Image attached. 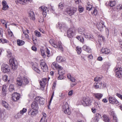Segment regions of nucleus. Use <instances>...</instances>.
Returning <instances> with one entry per match:
<instances>
[{"mask_svg":"<svg viewBox=\"0 0 122 122\" xmlns=\"http://www.w3.org/2000/svg\"><path fill=\"white\" fill-rule=\"evenodd\" d=\"M9 64L12 66V68L14 70H15L18 67V63L14 58L10 59L9 61Z\"/></svg>","mask_w":122,"mask_h":122,"instance_id":"1","label":"nucleus"},{"mask_svg":"<svg viewBox=\"0 0 122 122\" xmlns=\"http://www.w3.org/2000/svg\"><path fill=\"white\" fill-rule=\"evenodd\" d=\"M62 110L65 114L69 115L71 113V111L69 110V106L67 102H65L62 106Z\"/></svg>","mask_w":122,"mask_h":122,"instance_id":"2","label":"nucleus"},{"mask_svg":"<svg viewBox=\"0 0 122 122\" xmlns=\"http://www.w3.org/2000/svg\"><path fill=\"white\" fill-rule=\"evenodd\" d=\"M75 29L74 28H72L69 29L67 31V35L68 37L72 38L75 34Z\"/></svg>","mask_w":122,"mask_h":122,"instance_id":"3","label":"nucleus"},{"mask_svg":"<svg viewBox=\"0 0 122 122\" xmlns=\"http://www.w3.org/2000/svg\"><path fill=\"white\" fill-rule=\"evenodd\" d=\"M77 8L75 7H72L71 8H68L66 11L68 14L71 16L74 14L77 10Z\"/></svg>","mask_w":122,"mask_h":122,"instance_id":"4","label":"nucleus"},{"mask_svg":"<svg viewBox=\"0 0 122 122\" xmlns=\"http://www.w3.org/2000/svg\"><path fill=\"white\" fill-rule=\"evenodd\" d=\"M84 103L83 104L84 106H89L91 105L92 101L89 98H83Z\"/></svg>","mask_w":122,"mask_h":122,"instance_id":"5","label":"nucleus"},{"mask_svg":"<svg viewBox=\"0 0 122 122\" xmlns=\"http://www.w3.org/2000/svg\"><path fill=\"white\" fill-rule=\"evenodd\" d=\"M1 70L4 73H7L10 71V68L8 65L5 64H3L1 66Z\"/></svg>","mask_w":122,"mask_h":122,"instance_id":"6","label":"nucleus"},{"mask_svg":"<svg viewBox=\"0 0 122 122\" xmlns=\"http://www.w3.org/2000/svg\"><path fill=\"white\" fill-rule=\"evenodd\" d=\"M52 45L55 48H58L59 50H60L61 51L63 50V48L61 45V43L60 41H58V43L54 42Z\"/></svg>","mask_w":122,"mask_h":122,"instance_id":"7","label":"nucleus"},{"mask_svg":"<svg viewBox=\"0 0 122 122\" xmlns=\"http://www.w3.org/2000/svg\"><path fill=\"white\" fill-rule=\"evenodd\" d=\"M31 65L32 66V68L34 71L39 74L40 73L41 71L38 68V65L37 63H32Z\"/></svg>","mask_w":122,"mask_h":122,"instance_id":"8","label":"nucleus"},{"mask_svg":"<svg viewBox=\"0 0 122 122\" xmlns=\"http://www.w3.org/2000/svg\"><path fill=\"white\" fill-rule=\"evenodd\" d=\"M97 26L98 30L102 32L103 30L104 27H105L104 23L102 21L98 23L97 24Z\"/></svg>","mask_w":122,"mask_h":122,"instance_id":"9","label":"nucleus"},{"mask_svg":"<svg viewBox=\"0 0 122 122\" xmlns=\"http://www.w3.org/2000/svg\"><path fill=\"white\" fill-rule=\"evenodd\" d=\"M28 112V114L30 115L32 117L37 114L38 111L37 110H34L30 108L29 109Z\"/></svg>","mask_w":122,"mask_h":122,"instance_id":"10","label":"nucleus"},{"mask_svg":"<svg viewBox=\"0 0 122 122\" xmlns=\"http://www.w3.org/2000/svg\"><path fill=\"white\" fill-rule=\"evenodd\" d=\"M109 103L112 104H117L118 103V101L114 97L110 96L108 98Z\"/></svg>","mask_w":122,"mask_h":122,"instance_id":"11","label":"nucleus"},{"mask_svg":"<svg viewBox=\"0 0 122 122\" xmlns=\"http://www.w3.org/2000/svg\"><path fill=\"white\" fill-rule=\"evenodd\" d=\"M40 66L43 71L46 72L48 71V67L45 62H41L40 63Z\"/></svg>","mask_w":122,"mask_h":122,"instance_id":"12","label":"nucleus"},{"mask_svg":"<svg viewBox=\"0 0 122 122\" xmlns=\"http://www.w3.org/2000/svg\"><path fill=\"white\" fill-rule=\"evenodd\" d=\"M40 10L42 12V14L44 16H46L47 14L46 11H48L47 8L44 6H42L39 8Z\"/></svg>","mask_w":122,"mask_h":122,"instance_id":"13","label":"nucleus"},{"mask_svg":"<svg viewBox=\"0 0 122 122\" xmlns=\"http://www.w3.org/2000/svg\"><path fill=\"white\" fill-rule=\"evenodd\" d=\"M17 84L20 86H24L23 80L22 77L19 76L17 79Z\"/></svg>","mask_w":122,"mask_h":122,"instance_id":"14","label":"nucleus"},{"mask_svg":"<svg viewBox=\"0 0 122 122\" xmlns=\"http://www.w3.org/2000/svg\"><path fill=\"white\" fill-rule=\"evenodd\" d=\"M31 107L32 109L34 110H37L38 108V103L36 101H34L31 103Z\"/></svg>","mask_w":122,"mask_h":122,"instance_id":"15","label":"nucleus"},{"mask_svg":"<svg viewBox=\"0 0 122 122\" xmlns=\"http://www.w3.org/2000/svg\"><path fill=\"white\" fill-rule=\"evenodd\" d=\"M20 98V95L17 93H14L12 95V98L13 101H16Z\"/></svg>","mask_w":122,"mask_h":122,"instance_id":"16","label":"nucleus"},{"mask_svg":"<svg viewBox=\"0 0 122 122\" xmlns=\"http://www.w3.org/2000/svg\"><path fill=\"white\" fill-rule=\"evenodd\" d=\"M61 66H60L55 62H53L51 65V68L54 69H57V70L60 68V67Z\"/></svg>","mask_w":122,"mask_h":122,"instance_id":"17","label":"nucleus"},{"mask_svg":"<svg viewBox=\"0 0 122 122\" xmlns=\"http://www.w3.org/2000/svg\"><path fill=\"white\" fill-rule=\"evenodd\" d=\"M93 96L98 100H100L103 96V94L100 93L93 94Z\"/></svg>","mask_w":122,"mask_h":122,"instance_id":"18","label":"nucleus"},{"mask_svg":"<svg viewBox=\"0 0 122 122\" xmlns=\"http://www.w3.org/2000/svg\"><path fill=\"white\" fill-rule=\"evenodd\" d=\"M36 101L38 100L40 104H41L43 105L44 104L45 99L43 98H41L40 97H36Z\"/></svg>","mask_w":122,"mask_h":122,"instance_id":"19","label":"nucleus"},{"mask_svg":"<svg viewBox=\"0 0 122 122\" xmlns=\"http://www.w3.org/2000/svg\"><path fill=\"white\" fill-rule=\"evenodd\" d=\"M58 73L59 75H63L65 73V71L61 66L60 67V68L57 70Z\"/></svg>","mask_w":122,"mask_h":122,"instance_id":"20","label":"nucleus"},{"mask_svg":"<svg viewBox=\"0 0 122 122\" xmlns=\"http://www.w3.org/2000/svg\"><path fill=\"white\" fill-rule=\"evenodd\" d=\"M102 85V82L100 81L96 82L94 84V86L96 89H98L101 87Z\"/></svg>","mask_w":122,"mask_h":122,"instance_id":"21","label":"nucleus"},{"mask_svg":"<svg viewBox=\"0 0 122 122\" xmlns=\"http://www.w3.org/2000/svg\"><path fill=\"white\" fill-rule=\"evenodd\" d=\"M2 3L3 6L2 10H5L9 8V7L8 5H7L6 2L5 0H3Z\"/></svg>","mask_w":122,"mask_h":122,"instance_id":"22","label":"nucleus"},{"mask_svg":"<svg viewBox=\"0 0 122 122\" xmlns=\"http://www.w3.org/2000/svg\"><path fill=\"white\" fill-rule=\"evenodd\" d=\"M83 35H84V37L86 38L93 39V36L92 35L88 33L87 31L85 32Z\"/></svg>","mask_w":122,"mask_h":122,"instance_id":"23","label":"nucleus"},{"mask_svg":"<svg viewBox=\"0 0 122 122\" xmlns=\"http://www.w3.org/2000/svg\"><path fill=\"white\" fill-rule=\"evenodd\" d=\"M83 49L88 52L90 53L92 51L91 49L88 46L86 45H84L83 47Z\"/></svg>","mask_w":122,"mask_h":122,"instance_id":"24","label":"nucleus"},{"mask_svg":"<svg viewBox=\"0 0 122 122\" xmlns=\"http://www.w3.org/2000/svg\"><path fill=\"white\" fill-rule=\"evenodd\" d=\"M101 51L102 53L106 54H109L110 53V50L107 48H102Z\"/></svg>","mask_w":122,"mask_h":122,"instance_id":"25","label":"nucleus"},{"mask_svg":"<svg viewBox=\"0 0 122 122\" xmlns=\"http://www.w3.org/2000/svg\"><path fill=\"white\" fill-rule=\"evenodd\" d=\"M57 61L59 62H64L65 61V58H63L61 56H58L56 58Z\"/></svg>","mask_w":122,"mask_h":122,"instance_id":"26","label":"nucleus"},{"mask_svg":"<svg viewBox=\"0 0 122 122\" xmlns=\"http://www.w3.org/2000/svg\"><path fill=\"white\" fill-rule=\"evenodd\" d=\"M85 30L84 28L82 27H80L78 29V31L79 33L83 35L84 34Z\"/></svg>","mask_w":122,"mask_h":122,"instance_id":"27","label":"nucleus"},{"mask_svg":"<svg viewBox=\"0 0 122 122\" xmlns=\"http://www.w3.org/2000/svg\"><path fill=\"white\" fill-rule=\"evenodd\" d=\"M102 119L105 122H111V121L108 117L105 115H104L102 117Z\"/></svg>","mask_w":122,"mask_h":122,"instance_id":"28","label":"nucleus"},{"mask_svg":"<svg viewBox=\"0 0 122 122\" xmlns=\"http://www.w3.org/2000/svg\"><path fill=\"white\" fill-rule=\"evenodd\" d=\"M29 16L31 19L34 20H35V16L34 13L33 11H30L29 13Z\"/></svg>","mask_w":122,"mask_h":122,"instance_id":"29","label":"nucleus"},{"mask_svg":"<svg viewBox=\"0 0 122 122\" xmlns=\"http://www.w3.org/2000/svg\"><path fill=\"white\" fill-rule=\"evenodd\" d=\"M101 117V115L98 113H97L96 114V116L95 117V119L96 122H98L99 119Z\"/></svg>","mask_w":122,"mask_h":122,"instance_id":"30","label":"nucleus"},{"mask_svg":"<svg viewBox=\"0 0 122 122\" xmlns=\"http://www.w3.org/2000/svg\"><path fill=\"white\" fill-rule=\"evenodd\" d=\"M116 77L118 78L122 77V71H116Z\"/></svg>","mask_w":122,"mask_h":122,"instance_id":"31","label":"nucleus"},{"mask_svg":"<svg viewBox=\"0 0 122 122\" xmlns=\"http://www.w3.org/2000/svg\"><path fill=\"white\" fill-rule=\"evenodd\" d=\"M27 111V109L26 108H24L22 110H21L20 111V113H18L17 114V116H19V115L20 114L22 115L24 113H25Z\"/></svg>","mask_w":122,"mask_h":122,"instance_id":"32","label":"nucleus"},{"mask_svg":"<svg viewBox=\"0 0 122 122\" xmlns=\"http://www.w3.org/2000/svg\"><path fill=\"white\" fill-rule=\"evenodd\" d=\"M2 105L7 109H9V106L8 103L6 102L5 101H3L2 102Z\"/></svg>","mask_w":122,"mask_h":122,"instance_id":"33","label":"nucleus"},{"mask_svg":"<svg viewBox=\"0 0 122 122\" xmlns=\"http://www.w3.org/2000/svg\"><path fill=\"white\" fill-rule=\"evenodd\" d=\"M17 43L18 45L20 46L24 44V42L21 40H17Z\"/></svg>","mask_w":122,"mask_h":122,"instance_id":"34","label":"nucleus"},{"mask_svg":"<svg viewBox=\"0 0 122 122\" xmlns=\"http://www.w3.org/2000/svg\"><path fill=\"white\" fill-rule=\"evenodd\" d=\"M24 86H25L28 83L29 81L28 79L26 78H24L23 79Z\"/></svg>","mask_w":122,"mask_h":122,"instance_id":"35","label":"nucleus"},{"mask_svg":"<svg viewBox=\"0 0 122 122\" xmlns=\"http://www.w3.org/2000/svg\"><path fill=\"white\" fill-rule=\"evenodd\" d=\"M15 90L14 86L12 84L10 85L9 86V90L10 92L13 91Z\"/></svg>","mask_w":122,"mask_h":122,"instance_id":"36","label":"nucleus"},{"mask_svg":"<svg viewBox=\"0 0 122 122\" xmlns=\"http://www.w3.org/2000/svg\"><path fill=\"white\" fill-rule=\"evenodd\" d=\"M94 107L96 108H99L100 106V104L99 102H94Z\"/></svg>","mask_w":122,"mask_h":122,"instance_id":"37","label":"nucleus"},{"mask_svg":"<svg viewBox=\"0 0 122 122\" xmlns=\"http://www.w3.org/2000/svg\"><path fill=\"white\" fill-rule=\"evenodd\" d=\"M115 1H110L108 3V5L111 7H112L114 6L115 4Z\"/></svg>","mask_w":122,"mask_h":122,"instance_id":"38","label":"nucleus"},{"mask_svg":"<svg viewBox=\"0 0 122 122\" xmlns=\"http://www.w3.org/2000/svg\"><path fill=\"white\" fill-rule=\"evenodd\" d=\"M18 2L22 4H25L26 2V0H18Z\"/></svg>","mask_w":122,"mask_h":122,"instance_id":"39","label":"nucleus"},{"mask_svg":"<svg viewBox=\"0 0 122 122\" xmlns=\"http://www.w3.org/2000/svg\"><path fill=\"white\" fill-rule=\"evenodd\" d=\"M83 101V99L82 100H79L77 102V104L78 105H82L83 106V104L84 103V102Z\"/></svg>","mask_w":122,"mask_h":122,"instance_id":"40","label":"nucleus"},{"mask_svg":"<svg viewBox=\"0 0 122 122\" xmlns=\"http://www.w3.org/2000/svg\"><path fill=\"white\" fill-rule=\"evenodd\" d=\"M76 50L78 54H80L81 52V48L78 47H77Z\"/></svg>","mask_w":122,"mask_h":122,"instance_id":"41","label":"nucleus"},{"mask_svg":"<svg viewBox=\"0 0 122 122\" xmlns=\"http://www.w3.org/2000/svg\"><path fill=\"white\" fill-rule=\"evenodd\" d=\"M92 9H93L92 5L90 4H88L86 6V9L87 10H90Z\"/></svg>","mask_w":122,"mask_h":122,"instance_id":"42","label":"nucleus"},{"mask_svg":"<svg viewBox=\"0 0 122 122\" xmlns=\"http://www.w3.org/2000/svg\"><path fill=\"white\" fill-rule=\"evenodd\" d=\"M78 8V10L80 12H82L83 11L84 8L82 6L80 5H79Z\"/></svg>","mask_w":122,"mask_h":122,"instance_id":"43","label":"nucleus"},{"mask_svg":"<svg viewBox=\"0 0 122 122\" xmlns=\"http://www.w3.org/2000/svg\"><path fill=\"white\" fill-rule=\"evenodd\" d=\"M41 81L43 82V86H45L47 82V79L46 78H44L42 79V81Z\"/></svg>","mask_w":122,"mask_h":122,"instance_id":"44","label":"nucleus"},{"mask_svg":"<svg viewBox=\"0 0 122 122\" xmlns=\"http://www.w3.org/2000/svg\"><path fill=\"white\" fill-rule=\"evenodd\" d=\"M7 56L9 58L12 57V53L10 51H7Z\"/></svg>","mask_w":122,"mask_h":122,"instance_id":"45","label":"nucleus"},{"mask_svg":"<svg viewBox=\"0 0 122 122\" xmlns=\"http://www.w3.org/2000/svg\"><path fill=\"white\" fill-rule=\"evenodd\" d=\"M43 82H42L41 81L40 82V84L41 86L40 89L42 91H43L44 90V88L45 86H43Z\"/></svg>","mask_w":122,"mask_h":122,"instance_id":"46","label":"nucleus"},{"mask_svg":"<svg viewBox=\"0 0 122 122\" xmlns=\"http://www.w3.org/2000/svg\"><path fill=\"white\" fill-rule=\"evenodd\" d=\"M35 35L36 36L40 37L41 36V34L40 32L36 30L35 31Z\"/></svg>","mask_w":122,"mask_h":122,"instance_id":"47","label":"nucleus"},{"mask_svg":"<svg viewBox=\"0 0 122 122\" xmlns=\"http://www.w3.org/2000/svg\"><path fill=\"white\" fill-rule=\"evenodd\" d=\"M76 38L81 42H83L84 41V39L83 37L80 36H78L76 37Z\"/></svg>","mask_w":122,"mask_h":122,"instance_id":"48","label":"nucleus"},{"mask_svg":"<svg viewBox=\"0 0 122 122\" xmlns=\"http://www.w3.org/2000/svg\"><path fill=\"white\" fill-rule=\"evenodd\" d=\"M101 78L99 77H97L94 78V80L96 82H98V81H100L101 80Z\"/></svg>","mask_w":122,"mask_h":122,"instance_id":"49","label":"nucleus"},{"mask_svg":"<svg viewBox=\"0 0 122 122\" xmlns=\"http://www.w3.org/2000/svg\"><path fill=\"white\" fill-rule=\"evenodd\" d=\"M114 70L115 72H116V71H122V68L121 67H115L114 68Z\"/></svg>","mask_w":122,"mask_h":122,"instance_id":"50","label":"nucleus"},{"mask_svg":"<svg viewBox=\"0 0 122 122\" xmlns=\"http://www.w3.org/2000/svg\"><path fill=\"white\" fill-rule=\"evenodd\" d=\"M7 75H4L3 76V79L4 81H6L7 80Z\"/></svg>","mask_w":122,"mask_h":122,"instance_id":"51","label":"nucleus"},{"mask_svg":"<svg viewBox=\"0 0 122 122\" xmlns=\"http://www.w3.org/2000/svg\"><path fill=\"white\" fill-rule=\"evenodd\" d=\"M46 118L44 117H42L41 119L40 122H47V120L46 119V120L45 121Z\"/></svg>","mask_w":122,"mask_h":122,"instance_id":"52","label":"nucleus"},{"mask_svg":"<svg viewBox=\"0 0 122 122\" xmlns=\"http://www.w3.org/2000/svg\"><path fill=\"white\" fill-rule=\"evenodd\" d=\"M63 4L62 3H60L59 5V8L61 9H62L63 8Z\"/></svg>","mask_w":122,"mask_h":122,"instance_id":"53","label":"nucleus"},{"mask_svg":"<svg viewBox=\"0 0 122 122\" xmlns=\"http://www.w3.org/2000/svg\"><path fill=\"white\" fill-rule=\"evenodd\" d=\"M49 8L52 12H53L54 11V10L53 8V6L50 5V6L49 7Z\"/></svg>","mask_w":122,"mask_h":122,"instance_id":"54","label":"nucleus"},{"mask_svg":"<svg viewBox=\"0 0 122 122\" xmlns=\"http://www.w3.org/2000/svg\"><path fill=\"white\" fill-rule=\"evenodd\" d=\"M93 14H94L95 15H97V10L96 9L93 8Z\"/></svg>","mask_w":122,"mask_h":122,"instance_id":"55","label":"nucleus"},{"mask_svg":"<svg viewBox=\"0 0 122 122\" xmlns=\"http://www.w3.org/2000/svg\"><path fill=\"white\" fill-rule=\"evenodd\" d=\"M106 34L107 36V37L108 38L109 35V33L108 29L106 28Z\"/></svg>","mask_w":122,"mask_h":122,"instance_id":"56","label":"nucleus"},{"mask_svg":"<svg viewBox=\"0 0 122 122\" xmlns=\"http://www.w3.org/2000/svg\"><path fill=\"white\" fill-rule=\"evenodd\" d=\"M2 91H6V86L5 85H3L2 87Z\"/></svg>","mask_w":122,"mask_h":122,"instance_id":"57","label":"nucleus"},{"mask_svg":"<svg viewBox=\"0 0 122 122\" xmlns=\"http://www.w3.org/2000/svg\"><path fill=\"white\" fill-rule=\"evenodd\" d=\"M54 92H53L51 96V98L50 99V100L49 102V103L50 104L51 103V102L53 99V97L54 96Z\"/></svg>","mask_w":122,"mask_h":122,"instance_id":"58","label":"nucleus"},{"mask_svg":"<svg viewBox=\"0 0 122 122\" xmlns=\"http://www.w3.org/2000/svg\"><path fill=\"white\" fill-rule=\"evenodd\" d=\"M73 91L72 90H71L68 93V95L69 96H71L73 93Z\"/></svg>","mask_w":122,"mask_h":122,"instance_id":"59","label":"nucleus"},{"mask_svg":"<svg viewBox=\"0 0 122 122\" xmlns=\"http://www.w3.org/2000/svg\"><path fill=\"white\" fill-rule=\"evenodd\" d=\"M3 30L2 29L0 28V36L1 37L3 36Z\"/></svg>","mask_w":122,"mask_h":122,"instance_id":"60","label":"nucleus"},{"mask_svg":"<svg viewBox=\"0 0 122 122\" xmlns=\"http://www.w3.org/2000/svg\"><path fill=\"white\" fill-rule=\"evenodd\" d=\"M116 95L120 99L122 100V95L120 94L119 93H117L116 94Z\"/></svg>","mask_w":122,"mask_h":122,"instance_id":"61","label":"nucleus"},{"mask_svg":"<svg viewBox=\"0 0 122 122\" xmlns=\"http://www.w3.org/2000/svg\"><path fill=\"white\" fill-rule=\"evenodd\" d=\"M6 91H2V94L3 96H5L6 94Z\"/></svg>","mask_w":122,"mask_h":122,"instance_id":"62","label":"nucleus"},{"mask_svg":"<svg viewBox=\"0 0 122 122\" xmlns=\"http://www.w3.org/2000/svg\"><path fill=\"white\" fill-rule=\"evenodd\" d=\"M59 76L58 78V80H61L63 78V75H59Z\"/></svg>","mask_w":122,"mask_h":122,"instance_id":"63","label":"nucleus"},{"mask_svg":"<svg viewBox=\"0 0 122 122\" xmlns=\"http://www.w3.org/2000/svg\"><path fill=\"white\" fill-rule=\"evenodd\" d=\"M49 42L52 45L54 42V41L53 39H51L49 40Z\"/></svg>","mask_w":122,"mask_h":122,"instance_id":"64","label":"nucleus"}]
</instances>
